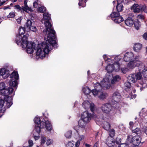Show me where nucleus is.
I'll list each match as a JSON object with an SVG mask.
<instances>
[{
  "label": "nucleus",
  "mask_w": 147,
  "mask_h": 147,
  "mask_svg": "<svg viewBox=\"0 0 147 147\" xmlns=\"http://www.w3.org/2000/svg\"><path fill=\"white\" fill-rule=\"evenodd\" d=\"M28 36L29 35L28 34L24 35L22 38L20 35H17L15 40L16 43L18 45V43H20L22 41L21 43L22 47L23 48L25 49L27 47V45H28V42H31L29 41H28L27 39Z\"/></svg>",
  "instance_id": "obj_4"
},
{
  "label": "nucleus",
  "mask_w": 147,
  "mask_h": 147,
  "mask_svg": "<svg viewBox=\"0 0 147 147\" xmlns=\"http://www.w3.org/2000/svg\"><path fill=\"white\" fill-rule=\"evenodd\" d=\"M88 123L86 121H85L81 118L78 121V125L81 128H84L86 124Z\"/></svg>",
  "instance_id": "obj_27"
},
{
  "label": "nucleus",
  "mask_w": 147,
  "mask_h": 147,
  "mask_svg": "<svg viewBox=\"0 0 147 147\" xmlns=\"http://www.w3.org/2000/svg\"><path fill=\"white\" fill-rule=\"evenodd\" d=\"M110 18L113 20L115 22L119 24L122 22L123 20V18L121 16H120L119 13L118 11L113 12L107 18L108 19H109Z\"/></svg>",
  "instance_id": "obj_5"
},
{
  "label": "nucleus",
  "mask_w": 147,
  "mask_h": 147,
  "mask_svg": "<svg viewBox=\"0 0 147 147\" xmlns=\"http://www.w3.org/2000/svg\"><path fill=\"white\" fill-rule=\"evenodd\" d=\"M120 79V76L118 75H116L113 78V79L111 81V83L112 84H113L117 81H118Z\"/></svg>",
  "instance_id": "obj_34"
},
{
  "label": "nucleus",
  "mask_w": 147,
  "mask_h": 147,
  "mask_svg": "<svg viewBox=\"0 0 147 147\" xmlns=\"http://www.w3.org/2000/svg\"><path fill=\"white\" fill-rule=\"evenodd\" d=\"M133 16V15L132 14H130V16L131 17H128L125 20V23L127 26H131L134 24V19L132 18Z\"/></svg>",
  "instance_id": "obj_18"
},
{
  "label": "nucleus",
  "mask_w": 147,
  "mask_h": 147,
  "mask_svg": "<svg viewBox=\"0 0 147 147\" xmlns=\"http://www.w3.org/2000/svg\"><path fill=\"white\" fill-rule=\"evenodd\" d=\"M113 64H109L106 67V69L107 72L105 78L109 79V81L110 82L112 75L111 73L113 70H114Z\"/></svg>",
  "instance_id": "obj_11"
},
{
  "label": "nucleus",
  "mask_w": 147,
  "mask_h": 147,
  "mask_svg": "<svg viewBox=\"0 0 147 147\" xmlns=\"http://www.w3.org/2000/svg\"><path fill=\"white\" fill-rule=\"evenodd\" d=\"M15 16V13L13 12H10L9 14L7 16V17L8 18H12Z\"/></svg>",
  "instance_id": "obj_48"
},
{
  "label": "nucleus",
  "mask_w": 147,
  "mask_h": 147,
  "mask_svg": "<svg viewBox=\"0 0 147 147\" xmlns=\"http://www.w3.org/2000/svg\"><path fill=\"white\" fill-rule=\"evenodd\" d=\"M131 9L134 10L135 13H138L141 11V5H138L135 4L133 5Z\"/></svg>",
  "instance_id": "obj_21"
},
{
  "label": "nucleus",
  "mask_w": 147,
  "mask_h": 147,
  "mask_svg": "<svg viewBox=\"0 0 147 147\" xmlns=\"http://www.w3.org/2000/svg\"><path fill=\"white\" fill-rule=\"evenodd\" d=\"M8 0H0V6L2 5Z\"/></svg>",
  "instance_id": "obj_55"
},
{
  "label": "nucleus",
  "mask_w": 147,
  "mask_h": 147,
  "mask_svg": "<svg viewBox=\"0 0 147 147\" xmlns=\"http://www.w3.org/2000/svg\"><path fill=\"white\" fill-rule=\"evenodd\" d=\"M131 131L133 133H134L136 134L137 135L140 136L142 134V131L141 129L138 127H136L134 129H132Z\"/></svg>",
  "instance_id": "obj_26"
},
{
  "label": "nucleus",
  "mask_w": 147,
  "mask_h": 147,
  "mask_svg": "<svg viewBox=\"0 0 147 147\" xmlns=\"http://www.w3.org/2000/svg\"><path fill=\"white\" fill-rule=\"evenodd\" d=\"M14 9H16L18 11H20L21 13H24V9L22 6L21 7L19 5H16L14 6Z\"/></svg>",
  "instance_id": "obj_28"
},
{
  "label": "nucleus",
  "mask_w": 147,
  "mask_h": 147,
  "mask_svg": "<svg viewBox=\"0 0 147 147\" xmlns=\"http://www.w3.org/2000/svg\"><path fill=\"white\" fill-rule=\"evenodd\" d=\"M121 71L124 74L126 73L128 71L130 70L128 67H125L124 68H121Z\"/></svg>",
  "instance_id": "obj_45"
},
{
  "label": "nucleus",
  "mask_w": 147,
  "mask_h": 147,
  "mask_svg": "<svg viewBox=\"0 0 147 147\" xmlns=\"http://www.w3.org/2000/svg\"><path fill=\"white\" fill-rule=\"evenodd\" d=\"M142 47V45L141 44L138 43H136L135 45L134 49L135 52H138L141 49Z\"/></svg>",
  "instance_id": "obj_24"
},
{
  "label": "nucleus",
  "mask_w": 147,
  "mask_h": 147,
  "mask_svg": "<svg viewBox=\"0 0 147 147\" xmlns=\"http://www.w3.org/2000/svg\"><path fill=\"white\" fill-rule=\"evenodd\" d=\"M117 4H122L123 2V0H117Z\"/></svg>",
  "instance_id": "obj_62"
},
{
  "label": "nucleus",
  "mask_w": 147,
  "mask_h": 147,
  "mask_svg": "<svg viewBox=\"0 0 147 147\" xmlns=\"http://www.w3.org/2000/svg\"><path fill=\"white\" fill-rule=\"evenodd\" d=\"M113 68L116 71H118L120 69V66L118 62H115L113 64Z\"/></svg>",
  "instance_id": "obj_29"
},
{
  "label": "nucleus",
  "mask_w": 147,
  "mask_h": 147,
  "mask_svg": "<svg viewBox=\"0 0 147 147\" xmlns=\"http://www.w3.org/2000/svg\"><path fill=\"white\" fill-rule=\"evenodd\" d=\"M115 131L114 129H111L109 131V134L110 137H112L115 135Z\"/></svg>",
  "instance_id": "obj_40"
},
{
  "label": "nucleus",
  "mask_w": 147,
  "mask_h": 147,
  "mask_svg": "<svg viewBox=\"0 0 147 147\" xmlns=\"http://www.w3.org/2000/svg\"><path fill=\"white\" fill-rule=\"evenodd\" d=\"M138 63L135 61H131L127 64V67L129 69H132L136 66H138L141 64V62L140 61H138Z\"/></svg>",
  "instance_id": "obj_17"
},
{
  "label": "nucleus",
  "mask_w": 147,
  "mask_h": 147,
  "mask_svg": "<svg viewBox=\"0 0 147 147\" xmlns=\"http://www.w3.org/2000/svg\"><path fill=\"white\" fill-rule=\"evenodd\" d=\"M141 139L142 138L140 135H136L133 136L131 135H129L127 136L126 141L128 143H131L134 145L138 146L140 144Z\"/></svg>",
  "instance_id": "obj_3"
},
{
  "label": "nucleus",
  "mask_w": 147,
  "mask_h": 147,
  "mask_svg": "<svg viewBox=\"0 0 147 147\" xmlns=\"http://www.w3.org/2000/svg\"><path fill=\"white\" fill-rule=\"evenodd\" d=\"M83 91L85 94H88L90 92V90L88 88H86L83 89Z\"/></svg>",
  "instance_id": "obj_47"
},
{
  "label": "nucleus",
  "mask_w": 147,
  "mask_h": 147,
  "mask_svg": "<svg viewBox=\"0 0 147 147\" xmlns=\"http://www.w3.org/2000/svg\"><path fill=\"white\" fill-rule=\"evenodd\" d=\"M94 86V89L92 90V91L94 95L96 96L101 93L102 88L107 89L110 88V81H109V79L104 78L100 83L97 82L95 84Z\"/></svg>",
  "instance_id": "obj_2"
},
{
  "label": "nucleus",
  "mask_w": 147,
  "mask_h": 147,
  "mask_svg": "<svg viewBox=\"0 0 147 147\" xmlns=\"http://www.w3.org/2000/svg\"><path fill=\"white\" fill-rule=\"evenodd\" d=\"M52 141L51 140H48L47 142V144L48 146L52 144Z\"/></svg>",
  "instance_id": "obj_57"
},
{
  "label": "nucleus",
  "mask_w": 147,
  "mask_h": 147,
  "mask_svg": "<svg viewBox=\"0 0 147 147\" xmlns=\"http://www.w3.org/2000/svg\"><path fill=\"white\" fill-rule=\"evenodd\" d=\"M141 7H142L141 11H143L147 13V7L145 5H141Z\"/></svg>",
  "instance_id": "obj_46"
},
{
  "label": "nucleus",
  "mask_w": 147,
  "mask_h": 147,
  "mask_svg": "<svg viewBox=\"0 0 147 147\" xmlns=\"http://www.w3.org/2000/svg\"><path fill=\"white\" fill-rule=\"evenodd\" d=\"M10 77L11 78H14L16 79V80L12 81V82H10L9 84L10 86H12L13 87H16L18 85L17 80L18 79L19 76L17 72L13 71L10 76Z\"/></svg>",
  "instance_id": "obj_12"
},
{
  "label": "nucleus",
  "mask_w": 147,
  "mask_h": 147,
  "mask_svg": "<svg viewBox=\"0 0 147 147\" xmlns=\"http://www.w3.org/2000/svg\"><path fill=\"white\" fill-rule=\"evenodd\" d=\"M13 89L11 87H9L8 88H5L3 90V91H0V94L4 96V100L9 99V95L12 93L13 92Z\"/></svg>",
  "instance_id": "obj_8"
},
{
  "label": "nucleus",
  "mask_w": 147,
  "mask_h": 147,
  "mask_svg": "<svg viewBox=\"0 0 147 147\" xmlns=\"http://www.w3.org/2000/svg\"><path fill=\"white\" fill-rule=\"evenodd\" d=\"M46 138L44 137L43 136H41V144H44L45 142L46 141Z\"/></svg>",
  "instance_id": "obj_51"
},
{
  "label": "nucleus",
  "mask_w": 147,
  "mask_h": 147,
  "mask_svg": "<svg viewBox=\"0 0 147 147\" xmlns=\"http://www.w3.org/2000/svg\"><path fill=\"white\" fill-rule=\"evenodd\" d=\"M129 124L130 126V129L131 130H132L133 129V125L134 124L133 122L132 121L130 122Z\"/></svg>",
  "instance_id": "obj_54"
},
{
  "label": "nucleus",
  "mask_w": 147,
  "mask_h": 147,
  "mask_svg": "<svg viewBox=\"0 0 147 147\" xmlns=\"http://www.w3.org/2000/svg\"><path fill=\"white\" fill-rule=\"evenodd\" d=\"M142 73L143 74L144 77L147 78V68H145L142 71Z\"/></svg>",
  "instance_id": "obj_43"
},
{
  "label": "nucleus",
  "mask_w": 147,
  "mask_h": 147,
  "mask_svg": "<svg viewBox=\"0 0 147 147\" xmlns=\"http://www.w3.org/2000/svg\"><path fill=\"white\" fill-rule=\"evenodd\" d=\"M5 107L7 108H9L13 104L12 102L10 100L8 99L5 100Z\"/></svg>",
  "instance_id": "obj_31"
},
{
  "label": "nucleus",
  "mask_w": 147,
  "mask_h": 147,
  "mask_svg": "<svg viewBox=\"0 0 147 147\" xmlns=\"http://www.w3.org/2000/svg\"><path fill=\"white\" fill-rule=\"evenodd\" d=\"M71 131H69L67 132L65 134V137L67 138H71Z\"/></svg>",
  "instance_id": "obj_44"
},
{
  "label": "nucleus",
  "mask_w": 147,
  "mask_h": 147,
  "mask_svg": "<svg viewBox=\"0 0 147 147\" xmlns=\"http://www.w3.org/2000/svg\"><path fill=\"white\" fill-rule=\"evenodd\" d=\"M134 24L135 28L137 30H138L140 26V24L139 21L137 19L134 22Z\"/></svg>",
  "instance_id": "obj_33"
},
{
  "label": "nucleus",
  "mask_w": 147,
  "mask_h": 147,
  "mask_svg": "<svg viewBox=\"0 0 147 147\" xmlns=\"http://www.w3.org/2000/svg\"><path fill=\"white\" fill-rule=\"evenodd\" d=\"M124 85L126 88H129L131 86V83L129 82H126L124 83Z\"/></svg>",
  "instance_id": "obj_50"
},
{
  "label": "nucleus",
  "mask_w": 147,
  "mask_h": 147,
  "mask_svg": "<svg viewBox=\"0 0 147 147\" xmlns=\"http://www.w3.org/2000/svg\"><path fill=\"white\" fill-rule=\"evenodd\" d=\"M4 100L0 97V110L5 111V110L3 108L4 106Z\"/></svg>",
  "instance_id": "obj_30"
},
{
  "label": "nucleus",
  "mask_w": 147,
  "mask_h": 147,
  "mask_svg": "<svg viewBox=\"0 0 147 147\" xmlns=\"http://www.w3.org/2000/svg\"><path fill=\"white\" fill-rule=\"evenodd\" d=\"M134 58L133 53L131 52H128L125 55L123 59L125 62H128L132 60Z\"/></svg>",
  "instance_id": "obj_16"
},
{
  "label": "nucleus",
  "mask_w": 147,
  "mask_h": 147,
  "mask_svg": "<svg viewBox=\"0 0 147 147\" xmlns=\"http://www.w3.org/2000/svg\"><path fill=\"white\" fill-rule=\"evenodd\" d=\"M45 121H42V127H43L45 125V128L48 131H50L51 130L52 128V126L51 123L47 120H47H45Z\"/></svg>",
  "instance_id": "obj_20"
},
{
  "label": "nucleus",
  "mask_w": 147,
  "mask_h": 147,
  "mask_svg": "<svg viewBox=\"0 0 147 147\" xmlns=\"http://www.w3.org/2000/svg\"><path fill=\"white\" fill-rule=\"evenodd\" d=\"M96 120L97 121L102 123V127L104 129L107 131L110 129L111 127L110 125L109 122L104 121V118L102 114H100V116H97Z\"/></svg>",
  "instance_id": "obj_7"
},
{
  "label": "nucleus",
  "mask_w": 147,
  "mask_h": 147,
  "mask_svg": "<svg viewBox=\"0 0 147 147\" xmlns=\"http://www.w3.org/2000/svg\"><path fill=\"white\" fill-rule=\"evenodd\" d=\"M38 10L40 13H44L46 10V8L45 7L42 6L38 8Z\"/></svg>",
  "instance_id": "obj_41"
},
{
  "label": "nucleus",
  "mask_w": 147,
  "mask_h": 147,
  "mask_svg": "<svg viewBox=\"0 0 147 147\" xmlns=\"http://www.w3.org/2000/svg\"><path fill=\"white\" fill-rule=\"evenodd\" d=\"M25 24L28 28L29 29L35 32L36 31V28L34 26V22L32 20H28Z\"/></svg>",
  "instance_id": "obj_14"
},
{
  "label": "nucleus",
  "mask_w": 147,
  "mask_h": 147,
  "mask_svg": "<svg viewBox=\"0 0 147 147\" xmlns=\"http://www.w3.org/2000/svg\"><path fill=\"white\" fill-rule=\"evenodd\" d=\"M28 143L29 144V146H32L33 144V142L32 140H29L28 141Z\"/></svg>",
  "instance_id": "obj_53"
},
{
  "label": "nucleus",
  "mask_w": 147,
  "mask_h": 147,
  "mask_svg": "<svg viewBox=\"0 0 147 147\" xmlns=\"http://www.w3.org/2000/svg\"><path fill=\"white\" fill-rule=\"evenodd\" d=\"M51 15L47 12H45L43 14L44 20H41L42 23H44L46 28L43 30L44 34L47 35V40L38 44L36 47V44L32 42H29L27 46V52L28 53L31 54L33 52V49L37 50L36 52V55L40 58H43L45 56L49 51L52 49L53 47H57V43L55 39L56 38V33L53 29L52 25L50 22L51 20Z\"/></svg>",
  "instance_id": "obj_1"
},
{
  "label": "nucleus",
  "mask_w": 147,
  "mask_h": 147,
  "mask_svg": "<svg viewBox=\"0 0 147 147\" xmlns=\"http://www.w3.org/2000/svg\"><path fill=\"white\" fill-rule=\"evenodd\" d=\"M83 107L86 109L90 108V110L93 112L94 110V105L92 103H90L88 101H84L82 104Z\"/></svg>",
  "instance_id": "obj_15"
},
{
  "label": "nucleus",
  "mask_w": 147,
  "mask_h": 147,
  "mask_svg": "<svg viewBox=\"0 0 147 147\" xmlns=\"http://www.w3.org/2000/svg\"><path fill=\"white\" fill-rule=\"evenodd\" d=\"M100 94L99 97L100 99H104L106 98L108 96L107 94L105 92L103 93L101 92V93H99Z\"/></svg>",
  "instance_id": "obj_35"
},
{
  "label": "nucleus",
  "mask_w": 147,
  "mask_h": 147,
  "mask_svg": "<svg viewBox=\"0 0 147 147\" xmlns=\"http://www.w3.org/2000/svg\"><path fill=\"white\" fill-rule=\"evenodd\" d=\"M9 75L8 71H6L5 68H3L0 70V76H1L3 78L7 77Z\"/></svg>",
  "instance_id": "obj_22"
},
{
  "label": "nucleus",
  "mask_w": 147,
  "mask_h": 147,
  "mask_svg": "<svg viewBox=\"0 0 147 147\" xmlns=\"http://www.w3.org/2000/svg\"><path fill=\"white\" fill-rule=\"evenodd\" d=\"M84 135H81L80 136V140H82L84 138Z\"/></svg>",
  "instance_id": "obj_63"
},
{
  "label": "nucleus",
  "mask_w": 147,
  "mask_h": 147,
  "mask_svg": "<svg viewBox=\"0 0 147 147\" xmlns=\"http://www.w3.org/2000/svg\"><path fill=\"white\" fill-rule=\"evenodd\" d=\"M116 7L117 11L119 12L123 10V6L122 4H117Z\"/></svg>",
  "instance_id": "obj_36"
},
{
  "label": "nucleus",
  "mask_w": 147,
  "mask_h": 147,
  "mask_svg": "<svg viewBox=\"0 0 147 147\" xmlns=\"http://www.w3.org/2000/svg\"><path fill=\"white\" fill-rule=\"evenodd\" d=\"M143 37L144 39L147 40V33H144L143 35Z\"/></svg>",
  "instance_id": "obj_58"
},
{
  "label": "nucleus",
  "mask_w": 147,
  "mask_h": 147,
  "mask_svg": "<svg viewBox=\"0 0 147 147\" xmlns=\"http://www.w3.org/2000/svg\"><path fill=\"white\" fill-rule=\"evenodd\" d=\"M22 18L20 17L19 18L17 19V21L18 24L20 23L21 22V20H22Z\"/></svg>",
  "instance_id": "obj_61"
},
{
  "label": "nucleus",
  "mask_w": 147,
  "mask_h": 147,
  "mask_svg": "<svg viewBox=\"0 0 147 147\" xmlns=\"http://www.w3.org/2000/svg\"><path fill=\"white\" fill-rule=\"evenodd\" d=\"M118 147H128V145L126 143L121 144L120 145H119Z\"/></svg>",
  "instance_id": "obj_52"
},
{
  "label": "nucleus",
  "mask_w": 147,
  "mask_h": 147,
  "mask_svg": "<svg viewBox=\"0 0 147 147\" xmlns=\"http://www.w3.org/2000/svg\"><path fill=\"white\" fill-rule=\"evenodd\" d=\"M121 96L119 91L117 90L115 91L113 93L112 96V103H113L114 105H116L117 107L119 108L120 107V106H119V102L121 98Z\"/></svg>",
  "instance_id": "obj_6"
},
{
  "label": "nucleus",
  "mask_w": 147,
  "mask_h": 147,
  "mask_svg": "<svg viewBox=\"0 0 147 147\" xmlns=\"http://www.w3.org/2000/svg\"><path fill=\"white\" fill-rule=\"evenodd\" d=\"M114 140L115 141V144L116 143V144L118 145H119L121 143V139L118 136L117 137L115 140Z\"/></svg>",
  "instance_id": "obj_39"
},
{
  "label": "nucleus",
  "mask_w": 147,
  "mask_h": 147,
  "mask_svg": "<svg viewBox=\"0 0 147 147\" xmlns=\"http://www.w3.org/2000/svg\"><path fill=\"white\" fill-rule=\"evenodd\" d=\"M92 115L90 113L87 111L84 112L81 115V119L88 123L91 119Z\"/></svg>",
  "instance_id": "obj_13"
},
{
  "label": "nucleus",
  "mask_w": 147,
  "mask_h": 147,
  "mask_svg": "<svg viewBox=\"0 0 147 147\" xmlns=\"http://www.w3.org/2000/svg\"><path fill=\"white\" fill-rule=\"evenodd\" d=\"M33 6L35 8H37L38 6V3L36 1L34 2L33 3Z\"/></svg>",
  "instance_id": "obj_60"
},
{
  "label": "nucleus",
  "mask_w": 147,
  "mask_h": 147,
  "mask_svg": "<svg viewBox=\"0 0 147 147\" xmlns=\"http://www.w3.org/2000/svg\"><path fill=\"white\" fill-rule=\"evenodd\" d=\"M42 127V126H40V125H36L35 126V129L36 132L38 134H39L40 132V129Z\"/></svg>",
  "instance_id": "obj_38"
},
{
  "label": "nucleus",
  "mask_w": 147,
  "mask_h": 147,
  "mask_svg": "<svg viewBox=\"0 0 147 147\" xmlns=\"http://www.w3.org/2000/svg\"><path fill=\"white\" fill-rule=\"evenodd\" d=\"M139 80V84L141 86H139L140 87V90L142 91L143 88H144L147 86V78H143Z\"/></svg>",
  "instance_id": "obj_19"
},
{
  "label": "nucleus",
  "mask_w": 147,
  "mask_h": 147,
  "mask_svg": "<svg viewBox=\"0 0 147 147\" xmlns=\"http://www.w3.org/2000/svg\"><path fill=\"white\" fill-rule=\"evenodd\" d=\"M24 6H22L23 9H24L25 12H28V11H32V10L31 8L29 7L27 4V2L26 1H25L24 2Z\"/></svg>",
  "instance_id": "obj_25"
},
{
  "label": "nucleus",
  "mask_w": 147,
  "mask_h": 147,
  "mask_svg": "<svg viewBox=\"0 0 147 147\" xmlns=\"http://www.w3.org/2000/svg\"><path fill=\"white\" fill-rule=\"evenodd\" d=\"M101 109L102 111L106 114H109L114 109L111 104L110 103L104 104L102 105Z\"/></svg>",
  "instance_id": "obj_9"
},
{
  "label": "nucleus",
  "mask_w": 147,
  "mask_h": 147,
  "mask_svg": "<svg viewBox=\"0 0 147 147\" xmlns=\"http://www.w3.org/2000/svg\"><path fill=\"white\" fill-rule=\"evenodd\" d=\"M128 78L133 83H135L138 80H140L142 78V76L141 73L139 72L136 74H131L129 76Z\"/></svg>",
  "instance_id": "obj_10"
},
{
  "label": "nucleus",
  "mask_w": 147,
  "mask_h": 147,
  "mask_svg": "<svg viewBox=\"0 0 147 147\" xmlns=\"http://www.w3.org/2000/svg\"><path fill=\"white\" fill-rule=\"evenodd\" d=\"M26 28L25 27H21L19 28V34L18 35H21L23 34L25 32L26 30Z\"/></svg>",
  "instance_id": "obj_37"
},
{
  "label": "nucleus",
  "mask_w": 147,
  "mask_h": 147,
  "mask_svg": "<svg viewBox=\"0 0 147 147\" xmlns=\"http://www.w3.org/2000/svg\"><path fill=\"white\" fill-rule=\"evenodd\" d=\"M140 58V57L139 56H137L135 58V60H133V61H135L137 62H138V61H139V60Z\"/></svg>",
  "instance_id": "obj_56"
},
{
  "label": "nucleus",
  "mask_w": 147,
  "mask_h": 147,
  "mask_svg": "<svg viewBox=\"0 0 147 147\" xmlns=\"http://www.w3.org/2000/svg\"><path fill=\"white\" fill-rule=\"evenodd\" d=\"M74 144L70 141L66 145V147H73Z\"/></svg>",
  "instance_id": "obj_49"
},
{
  "label": "nucleus",
  "mask_w": 147,
  "mask_h": 147,
  "mask_svg": "<svg viewBox=\"0 0 147 147\" xmlns=\"http://www.w3.org/2000/svg\"><path fill=\"white\" fill-rule=\"evenodd\" d=\"M34 123L36 125H40V126H42V121L41 122L40 121V118L38 117H36L34 120Z\"/></svg>",
  "instance_id": "obj_32"
},
{
  "label": "nucleus",
  "mask_w": 147,
  "mask_h": 147,
  "mask_svg": "<svg viewBox=\"0 0 147 147\" xmlns=\"http://www.w3.org/2000/svg\"><path fill=\"white\" fill-rule=\"evenodd\" d=\"M5 84L3 82L0 83V91H3V90L5 88Z\"/></svg>",
  "instance_id": "obj_42"
},
{
  "label": "nucleus",
  "mask_w": 147,
  "mask_h": 147,
  "mask_svg": "<svg viewBox=\"0 0 147 147\" xmlns=\"http://www.w3.org/2000/svg\"><path fill=\"white\" fill-rule=\"evenodd\" d=\"M115 141L113 140L112 137H108L106 139V143L108 146H110L115 144Z\"/></svg>",
  "instance_id": "obj_23"
},
{
  "label": "nucleus",
  "mask_w": 147,
  "mask_h": 147,
  "mask_svg": "<svg viewBox=\"0 0 147 147\" xmlns=\"http://www.w3.org/2000/svg\"><path fill=\"white\" fill-rule=\"evenodd\" d=\"M80 140H78L76 143L75 144V147H78L80 145Z\"/></svg>",
  "instance_id": "obj_59"
},
{
  "label": "nucleus",
  "mask_w": 147,
  "mask_h": 147,
  "mask_svg": "<svg viewBox=\"0 0 147 147\" xmlns=\"http://www.w3.org/2000/svg\"><path fill=\"white\" fill-rule=\"evenodd\" d=\"M40 138V136H34V138L35 140H38Z\"/></svg>",
  "instance_id": "obj_64"
}]
</instances>
